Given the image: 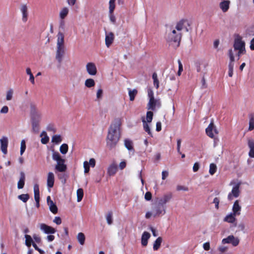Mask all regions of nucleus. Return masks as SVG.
I'll list each match as a JSON object with an SVG mask.
<instances>
[{
    "instance_id": "f257e3e1",
    "label": "nucleus",
    "mask_w": 254,
    "mask_h": 254,
    "mask_svg": "<svg viewBox=\"0 0 254 254\" xmlns=\"http://www.w3.org/2000/svg\"><path fill=\"white\" fill-rule=\"evenodd\" d=\"M120 126V122L118 121L112 124L108 129L106 144L107 146L110 149L115 148L120 140L121 137Z\"/></svg>"
},
{
    "instance_id": "f03ea898",
    "label": "nucleus",
    "mask_w": 254,
    "mask_h": 254,
    "mask_svg": "<svg viewBox=\"0 0 254 254\" xmlns=\"http://www.w3.org/2000/svg\"><path fill=\"white\" fill-rule=\"evenodd\" d=\"M57 50L56 52V58L59 63L62 62L63 57L64 54V35L63 33L59 32L57 35Z\"/></svg>"
},
{
    "instance_id": "7ed1b4c3",
    "label": "nucleus",
    "mask_w": 254,
    "mask_h": 254,
    "mask_svg": "<svg viewBox=\"0 0 254 254\" xmlns=\"http://www.w3.org/2000/svg\"><path fill=\"white\" fill-rule=\"evenodd\" d=\"M52 158L54 160L57 162L55 166V169L60 172H64L67 169V166L65 164V160L62 158L58 152L53 150Z\"/></svg>"
},
{
    "instance_id": "20e7f679",
    "label": "nucleus",
    "mask_w": 254,
    "mask_h": 254,
    "mask_svg": "<svg viewBox=\"0 0 254 254\" xmlns=\"http://www.w3.org/2000/svg\"><path fill=\"white\" fill-rule=\"evenodd\" d=\"M181 38V33L177 32L175 29H173L171 33L168 34L166 40L169 43L174 42L177 43V47H178L180 46Z\"/></svg>"
},
{
    "instance_id": "39448f33",
    "label": "nucleus",
    "mask_w": 254,
    "mask_h": 254,
    "mask_svg": "<svg viewBox=\"0 0 254 254\" xmlns=\"http://www.w3.org/2000/svg\"><path fill=\"white\" fill-rule=\"evenodd\" d=\"M234 50L245 51V43L242 40V38L239 35H238L234 40L233 45Z\"/></svg>"
},
{
    "instance_id": "423d86ee",
    "label": "nucleus",
    "mask_w": 254,
    "mask_h": 254,
    "mask_svg": "<svg viewBox=\"0 0 254 254\" xmlns=\"http://www.w3.org/2000/svg\"><path fill=\"white\" fill-rule=\"evenodd\" d=\"M240 184H237L233 188L230 192L228 195V199L229 200H232L234 198L238 197L240 193Z\"/></svg>"
},
{
    "instance_id": "0eeeda50",
    "label": "nucleus",
    "mask_w": 254,
    "mask_h": 254,
    "mask_svg": "<svg viewBox=\"0 0 254 254\" xmlns=\"http://www.w3.org/2000/svg\"><path fill=\"white\" fill-rule=\"evenodd\" d=\"M222 242L223 244H231L233 246L236 247L239 245L240 240L233 235H230L226 238L223 239Z\"/></svg>"
},
{
    "instance_id": "6e6552de",
    "label": "nucleus",
    "mask_w": 254,
    "mask_h": 254,
    "mask_svg": "<svg viewBox=\"0 0 254 254\" xmlns=\"http://www.w3.org/2000/svg\"><path fill=\"white\" fill-rule=\"evenodd\" d=\"M161 105V102L159 99L152 98V99H149V102L147 105V109L148 110L154 111L155 110L156 107L160 108Z\"/></svg>"
},
{
    "instance_id": "1a4fd4ad",
    "label": "nucleus",
    "mask_w": 254,
    "mask_h": 254,
    "mask_svg": "<svg viewBox=\"0 0 254 254\" xmlns=\"http://www.w3.org/2000/svg\"><path fill=\"white\" fill-rule=\"evenodd\" d=\"M88 73L91 75H95L97 73V68L93 63H88L86 66Z\"/></svg>"
},
{
    "instance_id": "9d476101",
    "label": "nucleus",
    "mask_w": 254,
    "mask_h": 254,
    "mask_svg": "<svg viewBox=\"0 0 254 254\" xmlns=\"http://www.w3.org/2000/svg\"><path fill=\"white\" fill-rule=\"evenodd\" d=\"M40 229L46 234H54L56 232L55 228L44 223H41L40 225Z\"/></svg>"
},
{
    "instance_id": "9b49d317",
    "label": "nucleus",
    "mask_w": 254,
    "mask_h": 254,
    "mask_svg": "<svg viewBox=\"0 0 254 254\" xmlns=\"http://www.w3.org/2000/svg\"><path fill=\"white\" fill-rule=\"evenodd\" d=\"M96 164V161L94 158H91L89 162L85 161L83 163V167L84 168V173H87L90 170V165L91 167H94Z\"/></svg>"
},
{
    "instance_id": "f8f14e48",
    "label": "nucleus",
    "mask_w": 254,
    "mask_h": 254,
    "mask_svg": "<svg viewBox=\"0 0 254 254\" xmlns=\"http://www.w3.org/2000/svg\"><path fill=\"white\" fill-rule=\"evenodd\" d=\"M0 148L3 154L7 153V148L8 146V139L5 136H3L0 139Z\"/></svg>"
},
{
    "instance_id": "ddd939ff",
    "label": "nucleus",
    "mask_w": 254,
    "mask_h": 254,
    "mask_svg": "<svg viewBox=\"0 0 254 254\" xmlns=\"http://www.w3.org/2000/svg\"><path fill=\"white\" fill-rule=\"evenodd\" d=\"M114 40V34L113 32H110L106 34L105 44L107 47H109L113 43Z\"/></svg>"
},
{
    "instance_id": "4468645a",
    "label": "nucleus",
    "mask_w": 254,
    "mask_h": 254,
    "mask_svg": "<svg viewBox=\"0 0 254 254\" xmlns=\"http://www.w3.org/2000/svg\"><path fill=\"white\" fill-rule=\"evenodd\" d=\"M233 212L232 213L235 215H240L241 211V206L239 205V201L236 200L233 205L232 207Z\"/></svg>"
},
{
    "instance_id": "2eb2a0df",
    "label": "nucleus",
    "mask_w": 254,
    "mask_h": 254,
    "mask_svg": "<svg viewBox=\"0 0 254 254\" xmlns=\"http://www.w3.org/2000/svg\"><path fill=\"white\" fill-rule=\"evenodd\" d=\"M30 114L31 119L39 118L40 117V114L38 112L36 105L31 104L30 105Z\"/></svg>"
},
{
    "instance_id": "dca6fc26",
    "label": "nucleus",
    "mask_w": 254,
    "mask_h": 254,
    "mask_svg": "<svg viewBox=\"0 0 254 254\" xmlns=\"http://www.w3.org/2000/svg\"><path fill=\"white\" fill-rule=\"evenodd\" d=\"M228 56L230 58V62L228 65V69H233L234 66V61H235V57L234 55L233 51L232 49H230L228 51Z\"/></svg>"
},
{
    "instance_id": "f3484780",
    "label": "nucleus",
    "mask_w": 254,
    "mask_h": 254,
    "mask_svg": "<svg viewBox=\"0 0 254 254\" xmlns=\"http://www.w3.org/2000/svg\"><path fill=\"white\" fill-rule=\"evenodd\" d=\"M248 145L250 149L249 155L251 158H254V139L249 138L248 139Z\"/></svg>"
},
{
    "instance_id": "a211bd4d",
    "label": "nucleus",
    "mask_w": 254,
    "mask_h": 254,
    "mask_svg": "<svg viewBox=\"0 0 254 254\" xmlns=\"http://www.w3.org/2000/svg\"><path fill=\"white\" fill-rule=\"evenodd\" d=\"M118 171V166L115 163L111 164L108 167L107 173L110 176H114Z\"/></svg>"
},
{
    "instance_id": "6ab92c4d",
    "label": "nucleus",
    "mask_w": 254,
    "mask_h": 254,
    "mask_svg": "<svg viewBox=\"0 0 254 254\" xmlns=\"http://www.w3.org/2000/svg\"><path fill=\"white\" fill-rule=\"evenodd\" d=\"M235 215L231 213L230 214L226 216V217L224 218V221L230 223H235V226H237L236 218Z\"/></svg>"
},
{
    "instance_id": "aec40b11",
    "label": "nucleus",
    "mask_w": 254,
    "mask_h": 254,
    "mask_svg": "<svg viewBox=\"0 0 254 254\" xmlns=\"http://www.w3.org/2000/svg\"><path fill=\"white\" fill-rule=\"evenodd\" d=\"M55 182V177L53 173L49 172L47 176V186L49 188L53 187Z\"/></svg>"
},
{
    "instance_id": "412c9836",
    "label": "nucleus",
    "mask_w": 254,
    "mask_h": 254,
    "mask_svg": "<svg viewBox=\"0 0 254 254\" xmlns=\"http://www.w3.org/2000/svg\"><path fill=\"white\" fill-rule=\"evenodd\" d=\"M163 212V214L165 213V211L164 209L163 205H162L161 204H159L155 206L154 208V217H156L157 216L160 215L161 214H162Z\"/></svg>"
},
{
    "instance_id": "4be33fe9",
    "label": "nucleus",
    "mask_w": 254,
    "mask_h": 254,
    "mask_svg": "<svg viewBox=\"0 0 254 254\" xmlns=\"http://www.w3.org/2000/svg\"><path fill=\"white\" fill-rule=\"evenodd\" d=\"M21 11L22 13V21L26 22L28 19V7L26 4H22L20 8Z\"/></svg>"
},
{
    "instance_id": "5701e85b",
    "label": "nucleus",
    "mask_w": 254,
    "mask_h": 254,
    "mask_svg": "<svg viewBox=\"0 0 254 254\" xmlns=\"http://www.w3.org/2000/svg\"><path fill=\"white\" fill-rule=\"evenodd\" d=\"M25 175L23 172L20 173V178L17 183V188L18 189H22L23 188L25 185Z\"/></svg>"
},
{
    "instance_id": "b1692460",
    "label": "nucleus",
    "mask_w": 254,
    "mask_h": 254,
    "mask_svg": "<svg viewBox=\"0 0 254 254\" xmlns=\"http://www.w3.org/2000/svg\"><path fill=\"white\" fill-rule=\"evenodd\" d=\"M150 237V234L147 232H144L141 236V245L145 247L147 245L148 240Z\"/></svg>"
},
{
    "instance_id": "393cba45",
    "label": "nucleus",
    "mask_w": 254,
    "mask_h": 254,
    "mask_svg": "<svg viewBox=\"0 0 254 254\" xmlns=\"http://www.w3.org/2000/svg\"><path fill=\"white\" fill-rule=\"evenodd\" d=\"M213 129L214 124L213 123H210L205 129L206 134L211 138H213L214 137V135L213 133Z\"/></svg>"
},
{
    "instance_id": "a878e982",
    "label": "nucleus",
    "mask_w": 254,
    "mask_h": 254,
    "mask_svg": "<svg viewBox=\"0 0 254 254\" xmlns=\"http://www.w3.org/2000/svg\"><path fill=\"white\" fill-rule=\"evenodd\" d=\"M230 3V2L229 0H224L220 3V7L223 12H226L228 10Z\"/></svg>"
},
{
    "instance_id": "bb28decb",
    "label": "nucleus",
    "mask_w": 254,
    "mask_h": 254,
    "mask_svg": "<svg viewBox=\"0 0 254 254\" xmlns=\"http://www.w3.org/2000/svg\"><path fill=\"white\" fill-rule=\"evenodd\" d=\"M162 242V238L161 237H159L155 241L153 247L154 251H157L160 248Z\"/></svg>"
},
{
    "instance_id": "cd10ccee",
    "label": "nucleus",
    "mask_w": 254,
    "mask_h": 254,
    "mask_svg": "<svg viewBox=\"0 0 254 254\" xmlns=\"http://www.w3.org/2000/svg\"><path fill=\"white\" fill-rule=\"evenodd\" d=\"M34 193L35 201L40 200V192L39 186L38 184H35L34 186Z\"/></svg>"
},
{
    "instance_id": "c85d7f7f",
    "label": "nucleus",
    "mask_w": 254,
    "mask_h": 254,
    "mask_svg": "<svg viewBox=\"0 0 254 254\" xmlns=\"http://www.w3.org/2000/svg\"><path fill=\"white\" fill-rule=\"evenodd\" d=\"M172 196L171 194H168L164 195L163 197L159 200V204H161L162 205H163L171 199Z\"/></svg>"
},
{
    "instance_id": "c756f323",
    "label": "nucleus",
    "mask_w": 254,
    "mask_h": 254,
    "mask_svg": "<svg viewBox=\"0 0 254 254\" xmlns=\"http://www.w3.org/2000/svg\"><path fill=\"white\" fill-rule=\"evenodd\" d=\"M32 128L35 132H38L39 129V122L36 120V118L31 119Z\"/></svg>"
},
{
    "instance_id": "7c9ffc66",
    "label": "nucleus",
    "mask_w": 254,
    "mask_h": 254,
    "mask_svg": "<svg viewBox=\"0 0 254 254\" xmlns=\"http://www.w3.org/2000/svg\"><path fill=\"white\" fill-rule=\"evenodd\" d=\"M125 146L128 150L134 151L133 142L131 140L128 139H126L125 140Z\"/></svg>"
},
{
    "instance_id": "2f4dec72",
    "label": "nucleus",
    "mask_w": 254,
    "mask_h": 254,
    "mask_svg": "<svg viewBox=\"0 0 254 254\" xmlns=\"http://www.w3.org/2000/svg\"><path fill=\"white\" fill-rule=\"evenodd\" d=\"M128 90L129 100L132 101L134 100L135 97L137 94V90L135 89H134L132 90L129 88H128Z\"/></svg>"
},
{
    "instance_id": "473e14b6",
    "label": "nucleus",
    "mask_w": 254,
    "mask_h": 254,
    "mask_svg": "<svg viewBox=\"0 0 254 254\" xmlns=\"http://www.w3.org/2000/svg\"><path fill=\"white\" fill-rule=\"evenodd\" d=\"M49 206V208L50 211L53 214H57L58 213V209L56 205V204L53 202V201H51L50 204L48 205Z\"/></svg>"
},
{
    "instance_id": "72a5a7b5",
    "label": "nucleus",
    "mask_w": 254,
    "mask_h": 254,
    "mask_svg": "<svg viewBox=\"0 0 254 254\" xmlns=\"http://www.w3.org/2000/svg\"><path fill=\"white\" fill-rule=\"evenodd\" d=\"M85 85L88 88L93 87L95 85V81L92 78L87 79L85 81Z\"/></svg>"
},
{
    "instance_id": "f704fd0d",
    "label": "nucleus",
    "mask_w": 254,
    "mask_h": 254,
    "mask_svg": "<svg viewBox=\"0 0 254 254\" xmlns=\"http://www.w3.org/2000/svg\"><path fill=\"white\" fill-rule=\"evenodd\" d=\"M186 21V20L185 19H182L177 23L176 29L178 31V32H180L183 29L184 25Z\"/></svg>"
},
{
    "instance_id": "c9c22d12",
    "label": "nucleus",
    "mask_w": 254,
    "mask_h": 254,
    "mask_svg": "<svg viewBox=\"0 0 254 254\" xmlns=\"http://www.w3.org/2000/svg\"><path fill=\"white\" fill-rule=\"evenodd\" d=\"M106 218L108 225L113 223V212L112 211H108L106 215Z\"/></svg>"
},
{
    "instance_id": "e433bc0d",
    "label": "nucleus",
    "mask_w": 254,
    "mask_h": 254,
    "mask_svg": "<svg viewBox=\"0 0 254 254\" xmlns=\"http://www.w3.org/2000/svg\"><path fill=\"white\" fill-rule=\"evenodd\" d=\"M68 13V9L64 7L60 11V18L62 19H64Z\"/></svg>"
},
{
    "instance_id": "4c0bfd02",
    "label": "nucleus",
    "mask_w": 254,
    "mask_h": 254,
    "mask_svg": "<svg viewBox=\"0 0 254 254\" xmlns=\"http://www.w3.org/2000/svg\"><path fill=\"white\" fill-rule=\"evenodd\" d=\"M77 240L80 245H83L85 243V237L83 233H79L77 235Z\"/></svg>"
},
{
    "instance_id": "58836bf2",
    "label": "nucleus",
    "mask_w": 254,
    "mask_h": 254,
    "mask_svg": "<svg viewBox=\"0 0 254 254\" xmlns=\"http://www.w3.org/2000/svg\"><path fill=\"white\" fill-rule=\"evenodd\" d=\"M152 78L153 79V84L156 89L159 86V81L157 77V74L156 72H154L152 74Z\"/></svg>"
},
{
    "instance_id": "ea45409f",
    "label": "nucleus",
    "mask_w": 254,
    "mask_h": 254,
    "mask_svg": "<svg viewBox=\"0 0 254 254\" xmlns=\"http://www.w3.org/2000/svg\"><path fill=\"white\" fill-rule=\"evenodd\" d=\"M25 238L26 239V240H25V245L28 247H31V245H32L33 243H34L33 242V240H32L31 237L30 235H29L26 234L25 235Z\"/></svg>"
},
{
    "instance_id": "a19ab883",
    "label": "nucleus",
    "mask_w": 254,
    "mask_h": 254,
    "mask_svg": "<svg viewBox=\"0 0 254 254\" xmlns=\"http://www.w3.org/2000/svg\"><path fill=\"white\" fill-rule=\"evenodd\" d=\"M77 201L80 202L83 197V190L82 189H78L77 190Z\"/></svg>"
},
{
    "instance_id": "79ce46f5",
    "label": "nucleus",
    "mask_w": 254,
    "mask_h": 254,
    "mask_svg": "<svg viewBox=\"0 0 254 254\" xmlns=\"http://www.w3.org/2000/svg\"><path fill=\"white\" fill-rule=\"evenodd\" d=\"M68 145L66 143L63 144L60 146V151L61 153L63 154H66L68 151Z\"/></svg>"
},
{
    "instance_id": "37998d69",
    "label": "nucleus",
    "mask_w": 254,
    "mask_h": 254,
    "mask_svg": "<svg viewBox=\"0 0 254 254\" xmlns=\"http://www.w3.org/2000/svg\"><path fill=\"white\" fill-rule=\"evenodd\" d=\"M26 73L28 75H29L30 78L29 80L31 82L32 84H34L35 83V80H34V77L31 71V69L29 67H27L26 69Z\"/></svg>"
},
{
    "instance_id": "c03bdc74",
    "label": "nucleus",
    "mask_w": 254,
    "mask_h": 254,
    "mask_svg": "<svg viewBox=\"0 0 254 254\" xmlns=\"http://www.w3.org/2000/svg\"><path fill=\"white\" fill-rule=\"evenodd\" d=\"M216 170H217L216 165L214 163L210 164V166H209V174L211 175H213L216 173Z\"/></svg>"
},
{
    "instance_id": "a18cd8bd",
    "label": "nucleus",
    "mask_w": 254,
    "mask_h": 254,
    "mask_svg": "<svg viewBox=\"0 0 254 254\" xmlns=\"http://www.w3.org/2000/svg\"><path fill=\"white\" fill-rule=\"evenodd\" d=\"M52 141L56 144H59L62 141V138L60 135H55L52 137Z\"/></svg>"
},
{
    "instance_id": "49530a36",
    "label": "nucleus",
    "mask_w": 254,
    "mask_h": 254,
    "mask_svg": "<svg viewBox=\"0 0 254 254\" xmlns=\"http://www.w3.org/2000/svg\"><path fill=\"white\" fill-rule=\"evenodd\" d=\"M18 198L23 202H26L29 198V195L28 193L22 194L18 196Z\"/></svg>"
},
{
    "instance_id": "de8ad7c7",
    "label": "nucleus",
    "mask_w": 254,
    "mask_h": 254,
    "mask_svg": "<svg viewBox=\"0 0 254 254\" xmlns=\"http://www.w3.org/2000/svg\"><path fill=\"white\" fill-rule=\"evenodd\" d=\"M116 0H110L109 1V13H113L115 8Z\"/></svg>"
},
{
    "instance_id": "09e8293b",
    "label": "nucleus",
    "mask_w": 254,
    "mask_h": 254,
    "mask_svg": "<svg viewBox=\"0 0 254 254\" xmlns=\"http://www.w3.org/2000/svg\"><path fill=\"white\" fill-rule=\"evenodd\" d=\"M143 123V128L144 130L148 133V134L152 136V133L148 125L146 123L144 120L142 121Z\"/></svg>"
},
{
    "instance_id": "8fccbe9b",
    "label": "nucleus",
    "mask_w": 254,
    "mask_h": 254,
    "mask_svg": "<svg viewBox=\"0 0 254 254\" xmlns=\"http://www.w3.org/2000/svg\"><path fill=\"white\" fill-rule=\"evenodd\" d=\"M153 113L152 111H148L146 113V120L148 123H151L153 119Z\"/></svg>"
},
{
    "instance_id": "3c124183",
    "label": "nucleus",
    "mask_w": 254,
    "mask_h": 254,
    "mask_svg": "<svg viewBox=\"0 0 254 254\" xmlns=\"http://www.w3.org/2000/svg\"><path fill=\"white\" fill-rule=\"evenodd\" d=\"M58 178L62 181L64 184L65 183L66 180V176L64 174H60L58 175Z\"/></svg>"
},
{
    "instance_id": "603ef678",
    "label": "nucleus",
    "mask_w": 254,
    "mask_h": 254,
    "mask_svg": "<svg viewBox=\"0 0 254 254\" xmlns=\"http://www.w3.org/2000/svg\"><path fill=\"white\" fill-rule=\"evenodd\" d=\"M254 129V118L252 117L249 121V130L250 131L253 130Z\"/></svg>"
},
{
    "instance_id": "864d4df0",
    "label": "nucleus",
    "mask_w": 254,
    "mask_h": 254,
    "mask_svg": "<svg viewBox=\"0 0 254 254\" xmlns=\"http://www.w3.org/2000/svg\"><path fill=\"white\" fill-rule=\"evenodd\" d=\"M26 149V143L24 140H22L21 142L20 147V154L22 155Z\"/></svg>"
},
{
    "instance_id": "5fc2aeb1",
    "label": "nucleus",
    "mask_w": 254,
    "mask_h": 254,
    "mask_svg": "<svg viewBox=\"0 0 254 254\" xmlns=\"http://www.w3.org/2000/svg\"><path fill=\"white\" fill-rule=\"evenodd\" d=\"M13 95V90L12 89L9 90L6 93V99L8 101L11 100Z\"/></svg>"
},
{
    "instance_id": "6e6d98bb",
    "label": "nucleus",
    "mask_w": 254,
    "mask_h": 254,
    "mask_svg": "<svg viewBox=\"0 0 254 254\" xmlns=\"http://www.w3.org/2000/svg\"><path fill=\"white\" fill-rule=\"evenodd\" d=\"M220 202V199L218 197H215L213 199V203L215 204V207L216 209L219 208V204Z\"/></svg>"
},
{
    "instance_id": "4d7b16f0",
    "label": "nucleus",
    "mask_w": 254,
    "mask_h": 254,
    "mask_svg": "<svg viewBox=\"0 0 254 254\" xmlns=\"http://www.w3.org/2000/svg\"><path fill=\"white\" fill-rule=\"evenodd\" d=\"M201 89H205L207 87V85L206 82V80H205L204 76L202 77V78L201 79Z\"/></svg>"
},
{
    "instance_id": "13d9d810",
    "label": "nucleus",
    "mask_w": 254,
    "mask_h": 254,
    "mask_svg": "<svg viewBox=\"0 0 254 254\" xmlns=\"http://www.w3.org/2000/svg\"><path fill=\"white\" fill-rule=\"evenodd\" d=\"M145 199L147 200H150L152 198V194L150 192L147 191L145 193L144 196Z\"/></svg>"
},
{
    "instance_id": "bf43d9fd",
    "label": "nucleus",
    "mask_w": 254,
    "mask_h": 254,
    "mask_svg": "<svg viewBox=\"0 0 254 254\" xmlns=\"http://www.w3.org/2000/svg\"><path fill=\"white\" fill-rule=\"evenodd\" d=\"M148 96L149 99H152V98H154V93L152 89H149L148 90Z\"/></svg>"
},
{
    "instance_id": "052dcab7",
    "label": "nucleus",
    "mask_w": 254,
    "mask_h": 254,
    "mask_svg": "<svg viewBox=\"0 0 254 254\" xmlns=\"http://www.w3.org/2000/svg\"><path fill=\"white\" fill-rule=\"evenodd\" d=\"M53 222L57 224V225H60L62 223V220L60 217H55Z\"/></svg>"
},
{
    "instance_id": "680f3d73",
    "label": "nucleus",
    "mask_w": 254,
    "mask_h": 254,
    "mask_svg": "<svg viewBox=\"0 0 254 254\" xmlns=\"http://www.w3.org/2000/svg\"><path fill=\"white\" fill-rule=\"evenodd\" d=\"M199 164L198 162H195L193 166V168H192L193 171L194 172H196L199 170Z\"/></svg>"
},
{
    "instance_id": "e2e57ef3",
    "label": "nucleus",
    "mask_w": 254,
    "mask_h": 254,
    "mask_svg": "<svg viewBox=\"0 0 254 254\" xmlns=\"http://www.w3.org/2000/svg\"><path fill=\"white\" fill-rule=\"evenodd\" d=\"M32 246L34 248V249L36 251H38L41 254H44V252L43 250H42L40 249H39L38 248V247L37 246V245L35 243H33Z\"/></svg>"
},
{
    "instance_id": "0e129e2a",
    "label": "nucleus",
    "mask_w": 254,
    "mask_h": 254,
    "mask_svg": "<svg viewBox=\"0 0 254 254\" xmlns=\"http://www.w3.org/2000/svg\"><path fill=\"white\" fill-rule=\"evenodd\" d=\"M110 13V20L113 23L115 24L116 23V17L113 14V13Z\"/></svg>"
},
{
    "instance_id": "69168bd1",
    "label": "nucleus",
    "mask_w": 254,
    "mask_h": 254,
    "mask_svg": "<svg viewBox=\"0 0 254 254\" xmlns=\"http://www.w3.org/2000/svg\"><path fill=\"white\" fill-rule=\"evenodd\" d=\"M0 113L6 114L8 112V108L6 106H3L0 110Z\"/></svg>"
},
{
    "instance_id": "338daca9",
    "label": "nucleus",
    "mask_w": 254,
    "mask_h": 254,
    "mask_svg": "<svg viewBox=\"0 0 254 254\" xmlns=\"http://www.w3.org/2000/svg\"><path fill=\"white\" fill-rule=\"evenodd\" d=\"M103 95V90L102 89H99L98 90L97 92V99H100L102 98Z\"/></svg>"
},
{
    "instance_id": "774afa93",
    "label": "nucleus",
    "mask_w": 254,
    "mask_h": 254,
    "mask_svg": "<svg viewBox=\"0 0 254 254\" xmlns=\"http://www.w3.org/2000/svg\"><path fill=\"white\" fill-rule=\"evenodd\" d=\"M41 141L42 143L44 144H47L49 141V138L48 136H46L42 138Z\"/></svg>"
}]
</instances>
